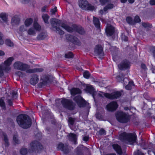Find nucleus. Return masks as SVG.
I'll return each mask as SVG.
<instances>
[{"instance_id": "obj_1", "label": "nucleus", "mask_w": 155, "mask_h": 155, "mask_svg": "<svg viewBox=\"0 0 155 155\" xmlns=\"http://www.w3.org/2000/svg\"><path fill=\"white\" fill-rule=\"evenodd\" d=\"M50 21L52 27L54 28L55 31L61 35L64 33V31L61 30L59 28L61 25L62 28L68 32H71L76 31L80 34H83L84 33V29L81 26H78L75 24H73L71 27L65 23L61 24L60 20L55 18L51 19Z\"/></svg>"}, {"instance_id": "obj_2", "label": "nucleus", "mask_w": 155, "mask_h": 155, "mask_svg": "<svg viewBox=\"0 0 155 155\" xmlns=\"http://www.w3.org/2000/svg\"><path fill=\"white\" fill-rule=\"evenodd\" d=\"M13 66L14 68L22 71H25L28 73L40 72L43 70V69L41 68L30 69V65L19 61H17L15 63Z\"/></svg>"}, {"instance_id": "obj_3", "label": "nucleus", "mask_w": 155, "mask_h": 155, "mask_svg": "<svg viewBox=\"0 0 155 155\" xmlns=\"http://www.w3.org/2000/svg\"><path fill=\"white\" fill-rule=\"evenodd\" d=\"M16 120L19 125L23 128H28L31 126V120L27 115L21 114L17 117Z\"/></svg>"}, {"instance_id": "obj_4", "label": "nucleus", "mask_w": 155, "mask_h": 155, "mask_svg": "<svg viewBox=\"0 0 155 155\" xmlns=\"http://www.w3.org/2000/svg\"><path fill=\"white\" fill-rule=\"evenodd\" d=\"M119 138L125 143L129 144H133L136 143L137 136L134 134H127L123 132L120 134Z\"/></svg>"}, {"instance_id": "obj_5", "label": "nucleus", "mask_w": 155, "mask_h": 155, "mask_svg": "<svg viewBox=\"0 0 155 155\" xmlns=\"http://www.w3.org/2000/svg\"><path fill=\"white\" fill-rule=\"evenodd\" d=\"M14 59L13 57H9L4 62V63L0 65V77L3 76V71L7 73L10 71L11 69L10 65Z\"/></svg>"}, {"instance_id": "obj_6", "label": "nucleus", "mask_w": 155, "mask_h": 155, "mask_svg": "<svg viewBox=\"0 0 155 155\" xmlns=\"http://www.w3.org/2000/svg\"><path fill=\"white\" fill-rule=\"evenodd\" d=\"M41 29L40 25L37 22H34L33 26L27 30L28 35L30 36H35L37 31H39Z\"/></svg>"}, {"instance_id": "obj_7", "label": "nucleus", "mask_w": 155, "mask_h": 155, "mask_svg": "<svg viewBox=\"0 0 155 155\" xmlns=\"http://www.w3.org/2000/svg\"><path fill=\"white\" fill-rule=\"evenodd\" d=\"M116 118L118 121L122 123L127 122L129 119V116L121 111L117 113Z\"/></svg>"}, {"instance_id": "obj_8", "label": "nucleus", "mask_w": 155, "mask_h": 155, "mask_svg": "<svg viewBox=\"0 0 155 155\" xmlns=\"http://www.w3.org/2000/svg\"><path fill=\"white\" fill-rule=\"evenodd\" d=\"M61 103L63 107L70 110H73L75 107V104L69 100L63 99L61 101Z\"/></svg>"}, {"instance_id": "obj_9", "label": "nucleus", "mask_w": 155, "mask_h": 155, "mask_svg": "<svg viewBox=\"0 0 155 155\" xmlns=\"http://www.w3.org/2000/svg\"><path fill=\"white\" fill-rule=\"evenodd\" d=\"M121 92L118 91L114 92L110 94L106 93L104 94V95L105 97L111 99L118 98L121 96Z\"/></svg>"}, {"instance_id": "obj_10", "label": "nucleus", "mask_w": 155, "mask_h": 155, "mask_svg": "<svg viewBox=\"0 0 155 155\" xmlns=\"http://www.w3.org/2000/svg\"><path fill=\"white\" fill-rule=\"evenodd\" d=\"M118 107L117 103L115 101H113L107 105L106 109L109 111H113L116 110Z\"/></svg>"}, {"instance_id": "obj_11", "label": "nucleus", "mask_w": 155, "mask_h": 155, "mask_svg": "<svg viewBox=\"0 0 155 155\" xmlns=\"http://www.w3.org/2000/svg\"><path fill=\"white\" fill-rule=\"evenodd\" d=\"M74 99L80 107L84 106L85 101L81 96H77L75 97Z\"/></svg>"}, {"instance_id": "obj_12", "label": "nucleus", "mask_w": 155, "mask_h": 155, "mask_svg": "<svg viewBox=\"0 0 155 155\" xmlns=\"http://www.w3.org/2000/svg\"><path fill=\"white\" fill-rule=\"evenodd\" d=\"M94 53L96 55L100 56H103L104 53L102 47L99 45H96L94 49Z\"/></svg>"}, {"instance_id": "obj_13", "label": "nucleus", "mask_w": 155, "mask_h": 155, "mask_svg": "<svg viewBox=\"0 0 155 155\" xmlns=\"http://www.w3.org/2000/svg\"><path fill=\"white\" fill-rule=\"evenodd\" d=\"M115 31L114 28L110 24H107L106 28L105 31L107 36H111Z\"/></svg>"}, {"instance_id": "obj_14", "label": "nucleus", "mask_w": 155, "mask_h": 155, "mask_svg": "<svg viewBox=\"0 0 155 155\" xmlns=\"http://www.w3.org/2000/svg\"><path fill=\"white\" fill-rule=\"evenodd\" d=\"M130 66L129 62L127 60L122 62L118 65V67L121 70H125L129 68Z\"/></svg>"}, {"instance_id": "obj_15", "label": "nucleus", "mask_w": 155, "mask_h": 155, "mask_svg": "<svg viewBox=\"0 0 155 155\" xmlns=\"http://www.w3.org/2000/svg\"><path fill=\"white\" fill-rule=\"evenodd\" d=\"M88 2L86 0H80L79 1V7L84 10H86Z\"/></svg>"}, {"instance_id": "obj_16", "label": "nucleus", "mask_w": 155, "mask_h": 155, "mask_svg": "<svg viewBox=\"0 0 155 155\" xmlns=\"http://www.w3.org/2000/svg\"><path fill=\"white\" fill-rule=\"evenodd\" d=\"M30 146L32 150L36 148H38V147L41 148L42 147L41 145L38 141H35L32 142L30 144Z\"/></svg>"}, {"instance_id": "obj_17", "label": "nucleus", "mask_w": 155, "mask_h": 155, "mask_svg": "<svg viewBox=\"0 0 155 155\" xmlns=\"http://www.w3.org/2000/svg\"><path fill=\"white\" fill-rule=\"evenodd\" d=\"M20 19L18 16L15 15L12 19L11 24L13 26H16L18 25L20 23Z\"/></svg>"}, {"instance_id": "obj_18", "label": "nucleus", "mask_w": 155, "mask_h": 155, "mask_svg": "<svg viewBox=\"0 0 155 155\" xmlns=\"http://www.w3.org/2000/svg\"><path fill=\"white\" fill-rule=\"evenodd\" d=\"M58 149L62 151L64 153H67L68 152V147L67 145H64L62 143H60L58 145Z\"/></svg>"}, {"instance_id": "obj_19", "label": "nucleus", "mask_w": 155, "mask_h": 155, "mask_svg": "<svg viewBox=\"0 0 155 155\" xmlns=\"http://www.w3.org/2000/svg\"><path fill=\"white\" fill-rule=\"evenodd\" d=\"M27 27L25 25H22L20 26L17 30V32L20 35H21L25 31H27Z\"/></svg>"}, {"instance_id": "obj_20", "label": "nucleus", "mask_w": 155, "mask_h": 155, "mask_svg": "<svg viewBox=\"0 0 155 155\" xmlns=\"http://www.w3.org/2000/svg\"><path fill=\"white\" fill-rule=\"evenodd\" d=\"M113 148L116 151L119 155L122 154V151L120 146L117 144H114L112 145Z\"/></svg>"}, {"instance_id": "obj_21", "label": "nucleus", "mask_w": 155, "mask_h": 155, "mask_svg": "<svg viewBox=\"0 0 155 155\" xmlns=\"http://www.w3.org/2000/svg\"><path fill=\"white\" fill-rule=\"evenodd\" d=\"M38 81V78L37 75L34 74L30 80V83L34 85L37 83Z\"/></svg>"}, {"instance_id": "obj_22", "label": "nucleus", "mask_w": 155, "mask_h": 155, "mask_svg": "<svg viewBox=\"0 0 155 155\" xmlns=\"http://www.w3.org/2000/svg\"><path fill=\"white\" fill-rule=\"evenodd\" d=\"M93 22L96 28L100 29V25L99 19L95 17H94Z\"/></svg>"}, {"instance_id": "obj_23", "label": "nucleus", "mask_w": 155, "mask_h": 155, "mask_svg": "<svg viewBox=\"0 0 155 155\" xmlns=\"http://www.w3.org/2000/svg\"><path fill=\"white\" fill-rule=\"evenodd\" d=\"M81 93V90L78 88H73L71 90V93L72 95H74L77 94H80Z\"/></svg>"}, {"instance_id": "obj_24", "label": "nucleus", "mask_w": 155, "mask_h": 155, "mask_svg": "<svg viewBox=\"0 0 155 155\" xmlns=\"http://www.w3.org/2000/svg\"><path fill=\"white\" fill-rule=\"evenodd\" d=\"M69 139L71 141L74 142V144L77 143L76 141L77 136L75 134L72 133H70L69 135Z\"/></svg>"}, {"instance_id": "obj_25", "label": "nucleus", "mask_w": 155, "mask_h": 155, "mask_svg": "<svg viewBox=\"0 0 155 155\" xmlns=\"http://www.w3.org/2000/svg\"><path fill=\"white\" fill-rule=\"evenodd\" d=\"M86 10L91 11H95L97 8L96 6L91 4L88 3Z\"/></svg>"}, {"instance_id": "obj_26", "label": "nucleus", "mask_w": 155, "mask_h": 155, "mask_svg": "<svg viewBox=\"0 0 155 155\" xmlns=\"http://www.w3.org/2000/svg\"><path fill=\"white\" fill-rule=\"evenodd\" d=\"M33 22V19L31 18H27L24 22L25 25L27 27L30 26Z\"/></svg>"}, {"instance_id": "obj_27", "label": "nucleus", "mask_w": 155, "mask_h": 155, "mask_svg": "<svg viewBox=\"0 0 155 155\" xmlns=\"http://www.w3.org/2000/svg\"><path fill=\"white\" fill-rule=\"evenodd\" d=\"M66 38L69 41L73 42H74L77 41V39L76 37L69 34L66 35Z\"/></svg>"}, {"instance_id": "obj_28", "label": "nucleus", "mask_w": 155, "mask_h": 155, "mask_svg": "<svg viewBox=\"0 0 155 155\" xmlns=\"http://www.w3.org/2000/svg\"><path fill=\"white\" fill-rule=\"evenodd\" d=\"M42 18L45 24H48L49 23L48 20L49 19L50 17L48 14H42Z\"/></svg>"}, {"instance_id": "obj_29", "label": "nucleus", "mask_w": 155, "mask_h": 155, "mask_svg": "<svg viewBox=\"0 0 155 155\" xmlns=\"http://www.w3.org/2000/svg\"><path fill=\"white\" fill-rule=\"evenodd\" d=\"M0 18L5 22L7 21L8 15L5 13H2L0 14Z\"/></svg>"}, {"instance_id": "obj_30", "label": "nucleus", "mask_w": 155, "mask_h": 155, "mask_svg": "<svg viewBox=\"0 0 155 155\" xmlns=\"http://www.w3.org/2000/svg\"><path fill=\"white\" fill-rule=\"evenodd\" d=\"M47 36V34L46 33L42 32L40 33L37 36V38L38 39L42 40L45 38Z\"/></svg>"}, {"instance_id": "obj_31", "label": "nucleus", "mask_w": 155, "mask_h": 155, "mask_svg": "<svg viewBox=\"0 0 155 155\" xmlns=\"http://www.w3.org/2000/svg\"><path fill=\"white\" fill-rule=\"evenodd\" d=\"M114 7V5L113 4L111 3L109 4L104 8V11L105 12H106L108 9L112 8Z\"/></svg>"}, {"instance_id": "obj_32", "label": "nucleus", "mask_w": 155, "mask_h": 155, "mask_svg": "<svg viewBox=\"0 0 155 155\" xmlns=\"http://www.w3.org/2000/svg\"><path fill=\"white\" fill-rule=\"evenodd\" d=\"M86 90L89 92L94 93V88L90 85H87L86 86Z\"/></svg>"}, {"instance_id": "obj_33", "label": "nucleus", "mask_w": 155, "mask_h": 155, "mask_svg": "<svg viewBox=\"0 0 155 155\" xmlns=\"http://www.w3.org/2000/svg\"><path fill=\"white\" fill-rule=\"evenodd\" d=\"M126 20L127 22L129 24L131 25H134V21L132 18L130 17H127L126 18Z\"/></svg>"}, {"instance_id": "obj_34", "label": "nucleus", "mask_w": 155, "mask_h": 155, "mask_svg": "<svg viewBox=\"0 0 155 155\" xmlns=\"http://www.w3.org/2000/svg\"><path fill=\"white\" fill-rule=\"evenodd\" d=\"M75 118H73L72 117H70L69 118L68 120V122H69V124L70 126V127L71 129V126L73 125L74 124V121H75Z\"/></svg>"}, {"instance_id": "obj_35", "label": "nucleus", "mask_w": 155, "mask_h": 155, "mask_svg": "<svg viewBox=\"0 0 155 155\" xmlns=\"http://www.w3.org/2000/svg\"><path fill=\"white\" fill-rule=\"evenodd\" d=\"M134 86L133 82L132 81L129 82V84L125 86V88L128 90L131 89L132 87Z\"/></svg>"}, {"instance_id": "obj_36", "label": "nucleus", "mask_w": 155, "mask_h": 155, "mask_svg": "<svg viewBox=\"0 0 155 155\" xmlns=\"http://www.w3.org/2000/svg\"><path fill=\"white\" fill-rule=\"evenodd\" d=\"M5 44L7 45L9 47L13 46L14 45L13 42L9 39H7L5 40Z\"/></svg>"}, {"instance_id": "obj_37", "label": "nucleus", "mask_w": 155, "mask_h": 155, "mask_svg": "<svg viewBox=\"0 0 155 155\" xmlns=\"http://www.w3.org/2000/svg\"><path fill=\"white\" fill-rule=\"evenodd\" d=\"M41 79L43 81L42 83L46 84L49 80V78L47 76H43L41 78Z\"/></svg>"}, {"instance_id": "obj_38", "label": "nucleus", "mask_w": 155, "mask_h": 155, "mask_svg": "<svg viewBox=\"0 0 155 155\" xmlns=\"http://www.w3.org/2000/svg\"><path fill=\"white\" fill-rule=\"evenodd\" d=\"M142 26L145 28H151V25L148 23L143 22L142 23Z\"/></svg>"}, {"instance_id": "obj_39", "label": "nucleus", "mask_w": 155, "mask_h": 155, "mask_svg": "<svg viewBox=\"0 0 155 155\" xmlns=\"http://www.w3.org/2000/svg\"><path fill=\"white\" fill-rule=\"evenodd\" d=\"M133 21L134 22V25L136 23L140 22L141 21V20L139 16L136 15L134 19L133 20Z\"/></svg>"}, {"instance_id": "obj_40", "label": "nucleus", "mask_w": 155, "mask_h": 155, "mask_svg": "<svg viewBox=\"0 0 155 155\" xmlns=\"http://www.w3.org/2000/svg\"><path fill=\"white\" fill-rule=\"evenodd\" d=\"M83 76L84 78L88 79L90 76V73L87 71H85L83 73Z\"/></svg>"}, {"instance_id": "obj_41", "label": "nucleus", "mask_w": 155, "mask_h": 155, "mask_svg": "<svg viewBox=\"0 0 155 155\" xmlns=\"http://www.w3.org/2000/svg\"><path fill=\"white\" fill-rule=\"evenodd\" d=\"M110 0H99V2L102 5H104L110 2Z\"/></svg>"}, {"instance_id": "obj_42", "label": "nucleus", "mask_w": 155, "mask_h": 155, "mask_svg": "<svg viewBox=\"0 0 155 155\" xmlns=\"http://www.w3.org/2000/svg\"><path fill=\"white\" fill-rule=\"evenodd\" d=\"M65 57L66 58H73V55L72 53L71 52H69L68 53L65 54Z\"/></svg>"}, {"instance_id": "obj_43", "label": "nucleus", "mask_w": 155, "mask_h": 155, "mask_svg": "<svg viewBox=\"0 0 155 155\" xmlns=\"http://www.w3.org/2000/svg\"><path fill=\"white\" fill-rule=\"evenodd\" d=\"M4 140L5 142V146L6 147H7L8 146V139L5 134H4Z\"/></svg>"}, {"instance_id": "obj_44", "label": "nucleus", "mask_w": 155, "mask_h": 155, "mask_svg": "<svg viewBox=\"0 0 155 155\" xmlns=\"http://www.w3.org/2000/svg\"><path fill=\"white\" fill-rule=\"evenodd\" d=\"M13 140L15 143L18 144L19 142V141L18 139V136L17 134H15L14 135Z\"/></svg>"}, {"instance_id": "obj_45", "label": "nucleus", "mask_w": 155, "mask_h": 155, "mask_svg": "<svg viewBox=\"0 0 155 155\" xmlns=\"http://www.w3.org/2000/svg\"><path fill=\"white\" fill-rule=\"evenodd\" d=\"M20 153L21 154L25 155L27 153V151L26 149L22 148L21 149Z\"/></svg>"}, {"instance_id": "obj_46", "label": "nucleus", "mask_w": 155, "mask_h": 155, "mask_svg": "<svg viewBox=\"0 0 155 155\" xmlns=\"http://www.w3.org/2000/svg\"><path fill=\"white\" fill-rule=\"evenodd\" d=\"M5 103L4 101V99L3 98H1L0 100V106L2 107V108L4 109L5 108Z\"/></svg>"}, {"instance_id": "obj_47", "label": "nucleus", "mask_w": 155, "mask_h": 155, "mask_svg": "<svg viewBox=\"0 0 155 155\" xmlns=\"http://www.w3.org/2000/svg\"><path fill=\"white\" fill-rule=\"evenodd\" d=\"M57 9L56 7H54V8H52L50 11L51 14V15H53L57 12Z\"/></svg>"}, {"instance_id": "obj_48", "label": "nucleus", "mask_w": 155, "mask_h": 155, "mask_svg": "<svg viewBox=\"0 0 155 155\" xmlns=\"http://www.w3.org/2000/svg\"><path fill=\"white\" fill-rule=\"evenodd\" d=\"M3 37L2 34L0 32V45H2L4 43V41L2 39Z\"/></svg>"}, {"instance_id": "obj_49", "label": "nucleus", "mask_w": 155, "mask_h": 155, "mask_svg": "<svg viewBox=\"0 0 155 155\" xmlns=\"http://www.w3.org/2000/svg\"><path fill=\"white\" fill-rule=\"evenodd\" d=\"M12 95L13 98L15 99L17 98V94L16 91H13L12 93Z\"/></svg>"}, {"instance_id": "obj_50", "label": "nucleus", "mask_w": 155, "mask_h": 155, "mask_svg": "<svg viewBox=\"0 0 155 155\" xmlns=\"http://www.w3.org/2000/svg\"><path fill=\"white\" fill-rule=\"evenodd\" d=\"M134 155H144L140 151L138 150L137 151H135L134 153Z\"/></svg>"}, {"instance_id": "obj_51", "label": "nucleus", "mask_w": 155, "mask_h": 155, "mask_svg": "<svg viewBox=\"0 0 155 155\" xmlns=\"http://www.w3.org/2000/svg\"><path fill=\"white\" fill-rule=\"evenodd\" d=\"M121 38L122 40L124 41H127L128 40L127 37L123 34L122 35Z\"/></svg>"}, {"instance_id": "obj_52", "label": "nucleus", "mask_w": 155, "mask_h": 155, "mask_svg": "<svg viewBox=\"0 0 155 155\" xmlns=\"http://www.w3.org/2000/svg\"><path fill=\"white\" fill-rule=\"evenodd\" d=\"M99 134L100 135H105V131L103 129H101L99 131Z\"/></svg>"}, {"instance_id": "obj_53", "label": "nucleus", "mask_w": 155, "mask_h": 155, "mask_svg": "<svg viewBox=\"0 0 155 155\" xmlns=\"http://www.w3.org/2000/svg\"><path fill=\"white\" fill-rule=\"evenodd\" d=\"M15 74L20 77H22V73L21 71H17L15 72Z\"/></svg>"}, {"instance_id": "obj_54", "label": "nucleus", "mask_w": 155, "mask_h": 155, "mask_svg": "<svg viewBox=\"0 0 155 155\" xmlns=\"http://www.w3.org/2000/svg\"><path fill=\"white\" fill-rule=\"evenodd\" d=\"M150 51L153 53V56L155 58V47H152Z\"/></svg>"}, {"instance_id": "obj_55", "label": "nucleus", "mask_w": 155, "mask_h": 155, "mask_svg": "<svg viewBox=\"0 0 155 155\" xmlns=\"http://www.w3.org/2000/svg\"><path fill=\"white\" fill-rule=\"evenodd\" d=\"M124 84H127L128 82H129L128 79L127 78H124L123 80Z\"/></svg>"}, {"instance_id": "obj_56", "label": "nucleus", "mask_w": 155, "mask_h": 155, "mask_svg": "<svg viewBox=\"0 0 155 155\" xmlns=\"http://www.w3.org/2000/svg\"><path fill=\"white\" fill-rule=\"evenodd\" d=\"M149 3L151 5H155V0H151L150 1Z\"/></svg>"}, {"instance_id": "obj_57", "label": "nucleus", "mask_w": 155, "mask_h": 155, "mask_svg": "<svg viewBox=\"0 0 155 155\" xmlns=\"http://www.w3.org/2000/svg\"><path fill=\"white\" fill-rule=\"evenodd\" d=\"M88 140V138L87 137L85 136L83 138V140L85 141H87Z\"/></svg>"}, {"instance_id": "obj_58", "label": "nucleus", "mask_w": 155, "mask_h": 155, "mask_svg": "<svg viewBox=\"0 0 155 155\" xmlns=\"http://www.w3.org/2000/svg\"><path fill=\"white\" fill-rule=\"evenodd\" d=\"M8 102L9 105H12V102L11 100L8 99Z\"/></svg>"}, {"instance_id": "obj_59", "label": "nucleus", "mask_w": 155, "mask_h": 155, "mask_svg": "<svg viewBox=\"0 0 155 155\" xmlns=\"http://www.w3.org/2000/svg\"><path fill=\"white\" fill-rule=\"evenodd\" d=\"M29 0H22V2L24 4H26L29 2Z\"/></svg>"}, {"instance_id": "obj_60", "label": "nucleus", "mask_w": 155, "mask_h": 155, "mask_svg": "<svg viewBox=\"0 0 155 155\" xmlns=\"http://www.w3.org/2000/svg\"><path fill=\"white\" fill-rule=\"evenodd\" d=\"M141 68L143 69H146V66L144 64H142L141 65Z\"/></svg>"}, {"instance_id": "obj_61", "label": "nucleus", "mask_w": 155, "mask_h": 155, "mask_svg": "<svg viewBox=\"0 0 155 155\" xmlns=\"http://www.w3.org/2000/svg\"><path fill=\"white\" fill-rule=\"evenodd\" d=\"M5 54L4 52L2 50H0V56H3Z\"/></svg>"}, {"instance_id": "obj_62", "label": "nucleus", "mask_w": 155, "mask_h": 155, "mask_svg": "<svg viewBox=\"0 0 155 155\" xmlns=\"http://www.w3.org/2000/svg\"><path fill=\"white\" fill-rule=\"evenodd\" d=\"M46 6H44L41 9V11L43 12H44L46 11Z\"/></svg>"}, {"instance_id": "obj_63", "label": "nucleus", "mask_w": 155, "mask_h": 155, "mask_svg": "<svg viewBox=\"0 0 155 155\" xmlns=\"http://www.w3.org/2000/svg\"><path fill=\"white\" fill-rule=\"evenodd\" d=\"M99 13L101 15H102L104 14V11L103 10H101L99 11Z\"/></svg>"}, {"instance_id": "obj_64", "label": "nucleus", "mask_w": 155, "mask_h": 155, "mask_svg": "<svg viewBox=\"0 0 155 155\" xmlns=\"http://www.w3.org/2000/svg\"><path fill=\"white\" fill-rule=\"evenodd\" d=\"M128 2L130 3H133L134 2V0H128Z\"/></svg>"}]
</instances>
